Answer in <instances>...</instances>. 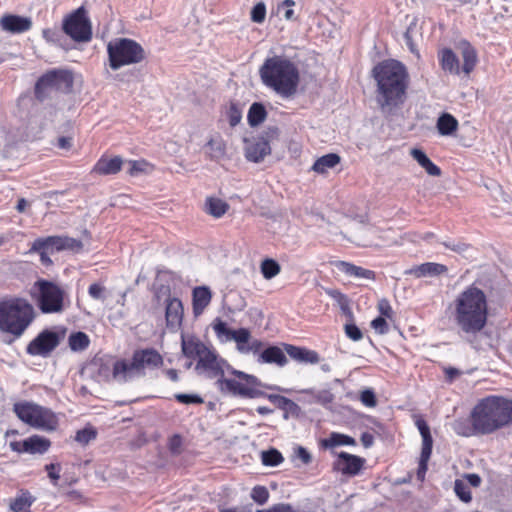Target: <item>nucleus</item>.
Listing matches in <instances>:
<instances>
[{
	"label": "nucleus",
	"instance_id": "obj_49",
	"mask_svg": "<svg viewBox=\"0 0 512 512\" xmlns=\"http://www.w3.org/2000/svg\"><path fill=\"white\" fill-rule=\"evenodd\" d=\"M250 17L254 23H263L266 17L265 3L262 1L256 3L251 9Z\"/></svg>",
	"mask_w": 512,
	"mask_h": 512
},
{
	"label": "nucleus",
	"instance_id": "obj_50",
	"mask_svg": "<svg viewBox=\"0 0 512 512\" xmlns=\"http://www.w3.org/2000/svg\"><path fill=\"white\" fill-rule=\"evenodd\" d=\"M251 498L259 505H264L269 499V491L265 486L257 485L252 489Z\"/></svg>",
	"mask_w": 512,
	"mask_h": 512
},
{
	"label": "nucleus",
	"instance_id": "obj_43",
	"mask_svg": "<svg viewBox=\"0 0 512 512\" xmlns=\"http://www.w3.org/2000/svg\"><path fill=\"white\" fill-rule=\"evenodd\" d=\"M97 437V430L92 426H87L78 430L75 435V441L85 446Z\"/></svg>",
	"mask_w": 512,
	"mask_h": 512
},
{
	"label": "nucleus",
	"instance_id": "obj_29",
	"mask_svg": "<svg viewBox=\"0 0 512 512\" xmlns=\"http://www.w3.org/2000/svg\"><path fill=\"white\" fill-rule=\"evenodd\" d=\"M458 48L460 49L463 58L462 70L465 74H470L477 64V52L475 48L466 40L459 42Z\"/></svg>",
	"mask_w": 512,
	"mask_h": 512
},
{
	"label": "nucleus",
	"instance_id": "obj_18",
	"mask_svg": "<svg viewBox=\"0 0 512 512\" xmlns=\"http://www.w3.org/2000/svg\"><path fill=\"white\" fill-rule=\"evenodd\" d=\"M112 377L118 383H127L141 378L132 358L116 360L112 368Z\"/></svg>",
	"mask_w": 512,
	"mask_h": 512
},
{
	"label": "nucleus",
	"instance_id": "obj_5",
	"mask_svg": "<svg viewBox=\"0 0 512 512\" xmlns=\"http://www.w3.org/2000/svg\"><path fill=\"white\" fill-rule=\"evenodd\" d=\"M472 419L481 435L491 434L512 423V399L488 396L481 399L471 411Z\"/></svg>",
	"mask_w": 512,
	"mask_h": 512
},
{
	"label": "nucleus",
	"instance_id": "obj_41",
	"mask_svg": "<svg viewBox=\"0 0 512 512\" xmlns=\"http://www.w3.org/2000/svg\"><path fill=\"white\" fill-rule=\"evenodd\" d=\"M280 272L279 263L271 258H267L261 263V273L265 279H272Z\"/></svg>",
	"mask_w": 512,
	"mask_h": 512
},
{
	"label": "nucleus",
	"instance_id": "obj_52",
	"mask_svg": "<svg viewBox=\"0 0 512 512\" xmlns=\"http://www.w3.org/2000/svg\"><path fill=\"white\" fill-rule=\"evenodd\" d=\"M129 168L127 170L130 176H138L139 174L146 172L149 167V163L145 160H134L128 162Z\"/></svg>",
	"mask_w": 512,
	"mask_h": 512
},
{
	"label": "nucleus",
	"instance_id": "obj_47",
	"mask_svg": "<svg viewBox=\"0 0 512 512\" xmlns=\"http://www.w3.org/2000/svg\"><path fill=\"white\" fill-rule=\"evenodd\" d=\"M283 411V419L284 420H288L290 418H299L301 413H302V410H301V407L295 403L294 401H292L291 399H288V401L286 402V405H284V408L282 409Z\"/></svg>",
	"mask_w": 512,
	"mask_h": 512
},
{
	"label": "nucleus",
	"instance_id": "obj_16",
	"mask_svg": "<svg viewBox=\"0 0 512 512\" xmlns=\"http://www.w3.org/2000/svg\"><path fill=\"white\" fill-rule=\"evenodd\" d=\"M132 359L141 377L145 376V369H155L163 364L161 354L154 348L135 350Z\"/></svg>",
	"mask_w": 512,
	"mask_h": 512
},
{
	"label": "nucleus",
	"instance_id": "obj_54",
	"mask_svg": "<svg viewBox=\"0 0 512 512\" xmlns=\"http://www.w3.org/2000/svg\"><path fill=\"white\" fill-rule=\"evenodd\" d=\"M44 468L48 474V477H49L51 483L54 486H57L58 481L60 479L61 465L59 463H50V464L45 465Z\"/></svg>",
	"mask_w": 512,
	"mask_h": 512
},
{
	"label": "nucleus",
	"instance_id": "obj_61",
	"mask_svg": "<svg viewBox=\"0 0 512 512\" xmlns=\"http://www.w3.org/2000/svg\"><path fill=\"white\" fill-rule=\"evenodd\" d=\"M372 328L381 335L386 334L389 330L386 319L383 316H378L371 322Z\"/></svg>",
	"mask_w": 512,
	"mask_h": 512
},
{
	"label": "nucleus",
	"instance_id": "obj_45",
	"mask_svg": "<svg viewBox=\"0 0 512 512\" xmlns=\"http://www.w3.org/2000/svg\"><path fill=\"white\" fill-rule=\"evenodd\" d=\"M329 295L332 296L339 304V307L343 314L348 316L350 319L353 318V312L349 305V300L347 299L346 295L342 294L338 290H332L329 292Z\"/></svg>",
	"mask_w": 512,
	"mask_h": 512
},
{
	"label": "nucleus",
	"instance_id": "obj_3",
	"mask_svg": "<svg viewBox=\"0 0 512 512\" xmlns=\"http://www.w3.org/2000/svg\"><path fill=\"white\" fill-rule=\"evenodd\" d=\"M262 83L282 98H292L300 81L297 66L288 58L275 55L265 59L259 69Z\"/></svg>",
	"mask_w": 512,
	"mask_h": 512
},
{
	"label": "nucleus",
	"instance_id": "obj_13",
	"mask_svg": "<svg viewBox=\"0 0 512 512\" xmlns=\"http://www.w3.org/2000/svg\"><path fill=\"white\" fill-rule=\"evenodd\" d=\"M230 369L231 366L226 360L220 358L211 348L202 354L195 365V371L199 375H205L209 379H219L224 376V368Z\"/></svg>",
	"mask_w": 512,
	"mask_h": 512
},
{
	"label": "nucleus",
	"instance_id": "obj_28",
	"mask_svg": "<svg viewBox=\"0 0 512 512\" xmlns=\"http://www.w3.org/2000/svg\"><path fill=\"white\" fill-rule=\"evenodd\" d=\"M123 160L120 156L113 158L101 157L95 164L93 172L99 175H115L122 168Z\"/></svg>",
	"mask_w": 512,
	"mask_h": 512
},
{
	"label": "nucleus",
	"instance_id": "obj_15",
	"mask_svg": "<svg viewBox=\"0 0 512 512\" xmlns=\"http://www.w3.org/2000/svg\"><path fill=\"white\" fill-rule=\"evenodd\" d=\"M285 353L281 347L260 340L258 351L252 354L256 356V362L259 364H275L283 367L288 363Z\"/></svg>",
	"mask_w": 512,
	"mask_h": 512
},
{
	"label": "nucleus",
	"instance_id": "obj_25",
	"mask_svg": "<svg viewBox=\"0 0 512 512\" xmlns=\"http://www.w3.org/2000/svg\"><path fill=\"white\" fill-rule=\"evenodd\" d=\"M212 300V292L208 286H197L192 291V311L195 317H199L209 306Z\"/></svg>",
	"mask_w": 512,
	"mask_h": 512
},
{
	"label": "nucleus",
	"instance_id": "obj_64",
	"mask_svg": "<svg viewBox=\"0 0 512 512\" xmlns=\"http://www.w3.org/2000/svg\"><path fill=\"white\" fill-rule=\"evenodd\" d=\"M422 437V448H421V454L425 456H430L432 454V448H433V438L431 433L427 435H423Z\"/></svg>",
	"mask_w": 512,
	"mask_h": 512
},
{
	"label": "nucleus",
	"instance_id": "obj_11",
	"mask_svg": "<svg viewBox=\"0 0 512 512\" xmlns=\"http://www.w3.org/2000/svg\"><path fill=\"white\" fill-rule=\"evenodd\" d=\"M62 32L75 42H88L92 38V27L86 9L81 6L66 16L62 24Z\"/></svg>",
	"mask_w": 512,
	"mask_h": 512
},
{
	"label": "nucleus",
	"instance_id": "obj_34",
	"mask_svg": "<svg viewBox=\"0 0 512 512\" xmlns=\"http://www.w3.org/2000/svg\"><path fill=\"white\" fill-rule=\"evenodd\" d=\"M36 498L27 490H21L20 494L10 501V509L13 512H31V506Z\"/></svg>",
	"mask_w": 512,
	"mask_h": 512
},
{
	"label": "nucleus",
	"instance_id": "obj_39",
	"mask_svg": "<svg viewBox=\"0 0 512 512\" xmlns=\"http://www.w3.org/2000/svg\"><path fill=\"white\" fill-rule=\"evenodd\" d=\"M229 205L219 198H207L206 211L215 218L222 217L228 210Z\"/></svg>",
	"mask_w": 512,
	"mask_h": 512
},
{
	"label": "nucleus",
	"instance_id": "obj_59",
	"mask_svg": "<svg viewBox=\"0 0 512 512\" xmlns=\"http://www.w3.org/2000/svg\"><path fill=\"white\" fill-rule=\"evenodd\" d=\"M88 294L95 300H105V287L99 283H93L88 288Z\"/></svg>",
	"mask_w": 512,
	"mask_h": 512
},
{
	"label": "nucleus",
	"instance_id": "obj_33",
	"mask_svg": "<svg viewBox=\"0 0 512 512\" xmlns=\"http://www.w3.org/2000/svg\"><path fill=\"white\" fill-rule=\"evenodd\" d=\"M458 120L450 113L443 112L437 119L436 128L441 136H451L458 129Z\"/></svg>",
	"mask_w": 512,
	"mask_h": 512
},
{
	"label": "nucleus",
	"instance_id": "obj_62",
	"mask_svg": "<svg viewBox=\"0 0 512 512\" xmlns=\"http://www.w3.org/2000/svg\"><path fill=\"white\" fill-rule=\"evenodd\" d=\"M256 512H297L289 503H277L268 509L256 510Z\"/></svg>",
	"mask_w": 512,
	"mask_h": 512
},
{
	"label": "nucleus",
	"instance_id": "obj_20",
	"mask_svg": "<svg viewBox=\"0 0 512 512\" xmlns=\"http://www.w3.org/2000/svg\"><path fill=\"white\" fill-rule=\"evenodd\" d=\"M270 153V144L262 138L256 137L251 140H245V157L248 161L259 163Z\"/></svg>",
	"mask_w": 512,
	"mask_h": 512
},
{
	"label": "nucleus",
	"instance_id": "obj_21",
	"mask_svg": "<svg viewBox=\"0 0 512 512\" xmlns=\"http://www.w3.org/2000/svg\"><path fill=\"white\" fill-rule=\"evenodd\" d=\"M229 338L236 342L237 349L242 354H252L260 347V340H251V334L247 328L232 330Z\"/></svg>",
	"mask_w": 512,
	"mask_h": 512
},
{
	"label": "nucleus",
	"instance_id": "obj_10",
	"mask_svg": "<svg viewBox=\"0 0 512 512\" xmlns=\"http://www.w3.org/2000/svg\"><path fill=\"white\" fill-rule=\"evenodd\" d=\"M74 84L73 73L67 69H51L36 81L34 94L37 100L43 102L52 92L69 93Z\"/></svg>",
	"mask_w": 512,
	"mask_h": 512
},
{
	"label": "nucleus",
	"instance_id": "obj_57",
	"mask_svg": "<svg viewBox=\"0 0 512 512\" xmlns=\"http://www.w3.org/2000/svg\"><path fill=\"white\" fill-rule=\"evenodd\" d=\"M360 401L366 407H375L377 405V399L375 392L367 388L360 393Z\"/></svg>",
	"mask_w": 512,
	"mask_h": 512
},
{
	"label": "nucleus",
	"instance_id": "obj_32",
	"mask_svg": "<svg viewBox=\"0 0 512 512\" xmlns=\"http://www.w3.org/2000/svg\"><path fill=\"white\" fill-rule=\"evenodd\" d=\"M453 431L463 437H471L474 435H481L480 430L476 426L475 419L459 418L452 424Z\"/></svg>",
	"mask_w": 512,
	"mask_h": 512
},
{
	"label": "nucleus",
	"instance_id": "obj_48",
	"mask_svg": "<svg viewBox=\"0 0 512 512\" xmlns=\"http://www.w3.org/2000/svg\"><path fill=\"white\" fill-rule=\"evenodd\" d=\"M228 121L231 127L237 126L242 119V110L235 102H231L227 111Z\"/></svg>",
	"mask_w": 512,
	"mask_h": 512
},
{
	"label": "nucleus",
	"instance_id": "obj_22",
	"mask_svg": "<svg viewBox=\"0 0 512 512\" xmlns=\"http://www.w3.org/2000/svg\"><path fill=\"white\" fill-rule=\"evenodd\" d=\"M0 27L3 31L20 34L31 29L32 21L29 17L8 14L1 18Z\"/></svg>",
	"mask_w": 512,
	"mask_h": 512
},
{
	"label": "nucleus",
	"instance_id": "obj_53",
	"mask_svg": "<svg viewBox=\"0 0 512 512\" xmlns=\"http://www.w3.org/2000/svg\"><path fill=\"white\" fill-rule=\"evenodd\" d=\"M42 35L46 41L60 46H62V40H65L63 33L57 29H44L42 31Z\"/></svg>",
	"mask_w": 512,
	"mask_h": 512
},
{
	"label": "nucleus",
	"instance_id": "obj_55",
	"mask_svg": "<svg viewBox=\"0 0 512 512\" xmlns=\"http://www.w3.org/2000/svg\"><path fill=\"white\" fill-rule=\"evenodd\" d=\"M441 244L445 248L450 249L459 254L464 253L469 248V245L467 243L460 241V240H450L449 239V240L441 242Z\"/></svg>",
	"mask_w": 512,
	"mask_h": 512
},
{
	"label": "nucleus",
	"instance_id": "obj_24",
	"mask_svg": "<svg viewBox=\"0 0 512 512\" xmlns=\"http://www.w3.org/2000/svg\"><path fill=\"white\" fill-rule=\"evenodd\" d=\"M207 347L199 338L194 335L185 336L181 335V351L182 354L189 359L199 358L208 350Z\"/></svg>",
	"mask_w": 512,
	"mask_h": 512
},
{
	"label": "nucleus",
	"instance_id": "obj_8",
	"mask_svg": "<svg viewBox=\"0 0 512 512\" xmlns=\"http://www.w3.org/2000/svg\"><path fill=\"white\" fill-rule=\"evenodd\" d=\"M13 411L21 421L33 428L52 432L58 427V418L55 413L36 403L17 402L13 405Z\"/></svg>",
	"mask_w": 512,
	"mask_h": 512
},
{
	"label": "nucleus",
	"instance_id": "obj_60",
	"mask_svg": "<svg viewBox=\"0 0 512 512\" xmlns=\"http://www.w3.org/2000/svg\"><path fill=\"white\" fill-rule=\"evenodd\" d=\"M30 253H37L40 256V262L42 265L48 267L53 264V261L50 258V255L52 253L48 252L45 249H35L34 248V242L31 245V248L29 250Z\"/></svg>",
	"mask_w": 512,
	"mask_h": 512
},
{
	"label": "nucleus",
	"instance_id": "obj_6",
	"mask_svg": "<svg viewBox=\"0 0 512 512\" xmlns=\"http://www.w3.org/2000/svg\"><path fill=\"white\" fill-rule=\"evenodd\" d=\"M229 371L232 375L237 377L238 380L224 378L223 376L216 381V384L222 392L228 393L232 396H238L246 399H254L264 396L265 392L259 390L258 387H264L269 390L287 391L276 385L263 384L256 376L236 370L232 367Z\"/></svg>",
	"mask_w": 512,
	"mask_h": 512
},
{
	"label": "nucleus",
	"instance_id": "obj_42",
	"mask_svg": "<svg viewBox=\"0 0 512 512\" xmlns=\"http://www.w3.org/2000/svg\"><path fill=\"white\" fill-rule=\"evenodd\" d=\"M207 153L212 160H218L225 154V146L220 140L210 139L207 144Z\"/></svg>",
	"mask_w": 512,
	"mask_h": 512
},
{
	"label": "nucleus",
	"instance_id": "obj_4",
	"mask_svg": "<svg viewBox=\"0 0 512 512\" xmlns=\"http://www.w3.org/2000/svg\"><path fill=\"white\" fill-rule=\"evenodd\" d=\"M35 318L31 303L23 298L0 301V332L2 342L11 345L19 339Z\"/></svg>",
	"mask_w": 512,
	"mask_h": 512
},
{
	"label": "nucleus",
	"instance_id": "obj_27",
	"mask_svg": "<svg viewBox=\"0 0 512 512\" xmlns=\"http://www.w3.org/2000/svg\"><path fill=\"white\" fill-rule=\"evenodd\" d=\"M335 266L340 272L350 277L364 278L368 280H375L376 277L374 271L357 266L350 262L338 261L335 263Z\"/></svg>",
	"mask_w": 512,
	"mask_h": 512
},
{
	"label": "nucleus",
	"instance_id": "obj_30",
	"mask_svg": "<svg viewBox=\"0 0 512 512\" xmlns=\"http://www.w3.org/2000/svg\"><path fill=\"white\" fill-rule=\"evenodd\" d=\"M24 452L29 454H45L50 446L51 442L48 438L40 435H32L24 439Z\"/></svg>",
	"mask_w": 512,
	"mask_h": 512
},
{
	"label": "nucleus",
	"instance_id": "obj_56",
	"mask_svg": "<svg viewBox=\"0 0 512 512\" xmlns=\"http://www.w3.org/2000/svg\"><path fill=\"white\" fill-rule=\"evenodd\" d=\"M175 399L181 404H201L203 399L198 394H186L178 393L175 395Z\"/></svg>",
	"mask_w": 512,
	"mask_h": 512
},
{
	"label": "nucleus",
	"instance_id": "obj_58",
	"mask_svg": "<svg viewBox=\"0 0 512 512\" xmlns=\"http://www.w3.org/2000/svg\"><path fill=\"white\" fill-rule=\"evenodd\" d=\"M346 336L352 341H360L363 338V333L360 328L354 324L349 323L344 326Z\"/></svg>",
	"mask_w": 512,
	"mask_h": 512
},
{
	"label": "nucleus",
	"instance_id": "obj_46",
	"mask_svg": "<svg viewBox=\"0 0 512 512\" xmlns=\"http://www.w3.org/2000/svg\"><path fill=\"white\" fill-rule=\"evenodd\" d=\"M303 392L304 393H313L315 402L318 404H321L323 406H326V405L332 403L334 400V395L330 390H320V391H317L314 393L312 389H306V390H303Z\"/></svg>",
	"mask_w": 512,
	"mask_h": 512
},
{
	"label": "nucleus",
	"instance_id": "obj_37",
	"mask_svg": "<svg viewBox=\"0 0 512 512\" xmlns=\"http://www.w3.org/2000/svg\"><path fill=\"white\" fill-rule=\"evenodd\" d=\"M340 156L336 153H328L318 158L312 169L317 173H325L328 169L335 167L340 163Z\"/></svg>",
	"mask_w": 512,
	"mask_h": 512
},
{
	"label": "nucleus",
	"instance_id": "obj_19",
	"mask_svg": "<svg viewBox=\"0 0 512 512\" xmlns=\"http://www.w3.org/2000/svg\"><path fill=\"white\" fill-rule=\"evenodd\" d=\"M184 308L179 298H169L165 303V319L168 329L176 331L183 321Z\"/></svg>",
	"mask_w": 512,
	"mask_h": 512
},
{
	"label": "nucleus",
	"instance_id": "obj_23",
	"mask_svg": "<svg viewBox=\"0 0 512 512\" xmlns=\"http://www.w3.org/2000/svg\"><path fill=\"white\" fill-rule=\"evenodd\" d=\"M283 348L291 359L299 363L316 364L320 360V356L316 351L305 347L284 343Z\"/></svg>",
	"mask_w": 512,
	"mask_h": 512
},
{
	"label": "nucleus",
	"instance_id": "obj_17",
	"mask_svg": "<svg viewBox=\"0 0 512 512\" xmlns=\"http://www.w3.org/2000/svg\"><path fill=\"white\" fill-rule=\"evenodd\" d=\"M364 464V458L342 451L337 454L333 469L346 476H355L360 473Z\"/></svg>",
	"mask_w": 512,
	"mask_h": 512
},
{
	"label": "nucleus",
	"instance_id": "obj_2",
	"mask_svg": "<svg viewBox=\"0 0 512 512\" xmlns=\"http://www.w3.org/2000/svg\"><path fill=\"white\" fill-rule=\"evenodd\" d=\"M453 319L464 334H479L488 320V301L485 292L475 285H470L459 293L454 300Z\"/></svg>",
	"mask_w": 512,
	"mask_h": 512
},
{
	"label": "nucleus",
	"instance_id": "obj_40",
	"mask_svg": "<svg viewBox=\"0 0 512 512\" xmlns=\"http://www.w3.org/2000/svg\"><path fill=\"white\" fill-rule=\"evenodd\" d=\"M261 460L263 465L275 467L278 466L281 462H283L284 458L280 451H278L275 448H270L262 452Z\"/></svg>",
	"mask_w": 512,
	"mask_h": 512
},
{
	"label": "nucleus",
	"instance_id": "obj_36",
	"mask_svg": "<svg viewBox=\"0 0 512 512\" xmlns=\"http://www.w3.org/2000/svg\"><path fill=\"white\" fill-rule=\"evenodd\" d=\"M267 117V110L263 103L261 102H254L251 104L248 110L247 114V120L248 124L251 127H257L261 123L264 122V120Z\"/></svg>",
	"mask_w": 512,
	"mask_h": 512
},
{
	"label": "nucleus",
	"instance_id": "obj_44",
	"mask_svg": "<svg viewBox=\"0 0 512 512\" xmlns=\"http://www.w3.org/2000/svg\"><path fill=\"white\" fill-rule=\"evenodd\" d=\"M454 492L456 496L464 503H469L472 500L469 486L460 479H456L454 482Z\"/></svg>",
	"mask_w": 512,
	"mask_h": 512
},
{
	"label": "nucleus",
	"instance_id": "obj_31",
	"mask_svg": "<svg viewBox=\"0 0 512 512\" xmlns=\"http://www.w3.org/2000/svg\"><path fill=\"white\" fill-rule=\"evenodd\" d=\"M356 440L346 434L331 432L327 438L320 440V446L323 449H332L339 446H355Z\"/></svg>",
	"mask_w": 512,
	"mask_h": 512
},
{
	"label": "nucleus",
	"instance_id": "obj_35",
	"mask_svg": "<svg viewBox=\"0 0 512 512\" xmlns=\"http://www.w3.org/2000/svg\"><path fill=\"white\" fill-rule=\"evenodd\" d=\"M439 61L442 69L450 73L459 74V59L450 48L443 49L439 54Z\"/></svg>",
	"mask_w": 512,
	"mask_h": 512
},
{
	"label": "nucleus",
	"instance_id": "obj_14",
	"mask_svg": "<svg viewBox=\"0 0 512 512\" xmlns=\"http://www.w3.org/2000/svg\"><path fill=\"white\" fill-rule=\"evenodd\" d=\"M34 248L45 249L52 254L64 250L79 252L83 248V243L68 236L55 235L35 239Z\"/></svg>",
	"mask_w": 512,
	"mask_h": 512
},
{
	"label": "nucleus",
	"instance_id": "obj_7",
	"mask_svg": "<svg viewBox=\"0 0 512 512\" xmlns=\"http://www.w3.org/2000/svg\"><path fill=\"white\" fill-rule=\"evenodd\" d=\"M30 296L43 314L62 313L65 308L67 294L57 283L40 278L30 289Z\"/></svg>",
	"mask_w": 512,
	"mask_h": 512
},
{
	"label": "nucleus",
	"instance_id": "obj_9",
	"mask_svg": "<svg viewBox=\"0 0 512 512\" xmlns=\"http://www.w3.org/2000/svg\"><path fill=\"white\" fill-rule=\"evenodd\" d=\"M109 66L118 70L123 66L142 62L145 59L143 47L130 38H116L107 45Z\"/></svg>",
	"mask_w": 512,
	"mask_h": 512
},
{
	"label": "nucleus",
	"instance_id": "obj_63",
	"mask_svg": "<svg viewBox=\"0 0 512 512\" xmlns=\"http://www.w3.org/2000/svg\"><path fill=\"white\" fill-rule=\"evenodd\" d=\"M430 456L420 455L418 469H417V479L420 481H424L426 472L428 470V461Z\"/></svg>",
	"mask_w": 512,
	"mask_h": 512
},
{
	"label": "nucleus",
	"instance_id": "obj_12",
	"mask_svg": "<svg viewBox=\"0 0 512 512\" xmlns=\"http://www.w3.org/2000/svg\"><path fill=\"white\" fill-rule=\"evenodd\" d=\"M64 331L53 329L42 330L26 347L27 354L31 356L48 357L60 344Z\"/></svg>",
	"mask_w": 512,
	"mask_h": 512
},
{
	"label": "nucleus",
	"instance_id": "obj_51",
	"mask_svg": "<svg viewBox=\"0 0 512 512\" xmlns=\"http://www.w3.org/2000/svg\"><path fill=\"white\" fill-rule=\"evenodd\" d=\"M154 292V298L155 300L160 303L162 299H164V303L168 301L171 297V288L169 285L160 284V285H154L153 287Z\"/></svg>",
	"mask_w": 512,
	"mask_h": 512
},
{
	"label": "nucleus",
	"instance_id": "obj_1",
	"mask_svg": "<svg viewBox=\"0 0 512 512\" xmlns=\"http://www.w3.org/2000/svg\"><path fill=\"white\" fill-rule=\"evenodd\" d=\"M372 74L377 83L376 102L383 113H391L406 99L407 69L400 61L390 59L378 63Z\"/></svg>",
	"mask_w": 512,
	"mask_h": 512
},
{
	"label": "nucleus",
	"instance_id": "obj_38",
	"mask_svg": "<svg viewBox=\"0 0 512 512\" xmlns=\"http://www.w3.org/2000/svg\"><path fill=\"white\" fill-rule=\"evenodd\" d=\"M68 344L73 352H81L89 347L90 338L85 332H73L68 337Z\"/></svg>",
	"mask_w": 512,
	"mask_h": 512
},
{
	"label": "nucleus",
	"instance_id": "obj_26",
	"mask_svg": "<svg viewBox=\"0 0 512 512\" xmlns=\"http://www.w3.org/2000/svg\"><path fill=\"white\" fill-rule=\"evenodd\" d=\"M448 271L446 265L434 263V262H426L418 266H414L411 269L407 270L405 273L414 275L416 278L427 277V276H438L444 274Z\"/></svg>",
	"mask_w": 512,
	"mask_h": 512
}]
</instances>
